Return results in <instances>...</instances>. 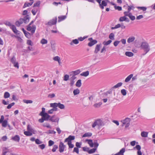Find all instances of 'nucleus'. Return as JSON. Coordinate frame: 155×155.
<instances>
[{"instance_id":"nucleus-18","label":"nucleus","mask_w":155,"mask_h":155,"mask_svg":"<svg viewBox=\"0 0 155 155\" xmlns=\"http://www.w3.org/2000/svg\"><path fill=\"white\" fill-rule=\"evenodd\" d=\"M33 0H30V1L31 2L25 3L23 6V8H25L27 7H28L29 6L31 5L33 3Z\"/></svg>"},{"instance_id":"nucleus-23","label":"nucleus","mask_w":155,"mask_h":155,"mask_svg":"<svg viewBox=\"0 0 155 155\" xmlns=\"http://www.w3.org/2000/svg\"><path fill=\"white\" fill-rule=\"evenodd\" d=\"M125 149L124 148H122L119 152L115 154L114 155H124V153L125 152Z\"/></svg>"},{"instance_id":"nucleus-31","label":"nucleus","mask_w":155,"mask_h":155,"mask_svg":"<svg viewBox=\"0 0 155 155\" xmlns=\"http://www.w3.org/2000/svg\"><path fill=\"white\" fill-rule=\"evenodd\" d=\"M125 54L126 56L129 57H132L134 55V54L132 52L129 51L126 52Z\"/></svg>"},{"instance_id":"nucleus-26","label":"nucleus","mask_w":155,"mask_h":155,"mask_svg":"<svg viewBox=\"0 0 155 155\" xmlns=\"http://www.w3.org/2000/svg\"><path fill=\"white\" fill-rule=\"evenodd\" d=\"M9 151L8 150L6 147H4L2 149V155H7L6 153Z\"/></svg>"},{"instance_id":"nucleus-59","label":"nucleus","mask_w":155,"mask_h":155,"mask_svg":"<svg viewBox=\"0 0 155 155\" xmlns=\"http://www.w3.org/2000/svg\"><path fill=\"white\" fill-rule=\"evenodd\" d=\"M27 44L28 45H31V46H32V45H33V42L30 40H28L27 41Z\"/></svg>"},{"instance_id":"nucleus-22","label":"nucleus","mask_w":155,"mask_h":155,"mask_svg":"<svg viewBox=\"0 0 155 155\" xmlns=\"http://www.w3.org/2000/svg\"><path fill=\"white\" fill-rule=\"evenodd\" d=\"M86 141L88 143L91 147H93L94 142H93L92 140L87 139L86 140Z\"/></svg>"},{"instance_id":"nucleus-13","label":"nucleus","mask_w":155,"mask_h":155,"mask_svg":"<svg viewBox=\"0 0 155 155\" xmlns=\"http://www.w3.org/2000/svg\"><path fill=\"white\" fill-rule=\"evenodd\" d=\"M65 146L64 144L63 143L61 142L59 146V151L60 153L64 151Z\"/></svg>"},{"instance_id":"nucleus-5","label":"nucleus","mask_w":155,"mask_h":155,"mask_svg":"<svg viewBox=\"0 0 155 155\" xmlns=\"http://www.w3.org/2000/svg\"><path fill=\"white\" fill-rule=\"evenodd\" d=\"M36 28V27L35 25H29L27 28V30L28 31H30L32 34L35 33Z\"/></svg>"},{"instance_id":"nucleus-60","label":"nucleus","mask_w":155,"mask_h":155,"mask_svg":"<svg viewBox=\"0 0 155 155\" xmlns=\"http://www.w3.org/2000/svg\"><path fill=\"white\" fill-rule=\"evenodd\" d=\"M58 148V146L57 145H55L54 146L53 148L52 151L53 152H54L56 151V149Z\"/></svg>"},{"instance_id":"nucleus-43","label":"nucleus","mask_w":155,"mask_h":155,"mask_svg":"<svg viewBox=\"0 0 155 155\" xmlns=\"http://www.w3.org/2000/svg\"><path fill=\"white\" fill-rule=\"evenodd\" d=\"M122 83L121 82H119L116 85H114L113 87V88H118V87H120L122 85Z\"/></svg>"},{"instance_id":"nucleus-46","label":"nucleus","mask_w":155,"mask_h":155,"mask_svg":"<svg viewBox=\"0 0 155 155\" xmlns=\"http://www.w3.org/2000/svg\"><path fill=\"white\" fill-rule=\"evenodd\" d=\"M69 75L68 74H65L63 80L64 81H67L69 80Z\"/></svg>"},{"instance_id":"nucleus-17","label":"nucleus","mask_w":155,"mask_h":155,"mask_svg":"<svg viewBox=\"0 0 155 155\" xmlns=\"http://www.w3.org/2000/svg\"><path fill=\"white\" fill-rule=\"evenodd\" d=\"M11 61L14 64L15 67H16L17 68H18L19 66L18 62H16L15 60V59L13 58L11 59Z\"/></svg>"},{"instance_id":"nucleus-56","label":"nucleus","mask_w":155,"mask_h":155,"mask_svg":"<svg viewBox=\"0 0 155 155\" xmlns=\"http://www.w3.org/2000/svg\"><path fill=\"white\" fill-rule=\"evenodd\" d=\"M129 17L130 18V19L132 21L134 20L135 19V16H133L132 15L131 13L130 14Z\"/></svg>"},{"instance_id":"nucleus-21","label":"nucleus","mask_w":155,"mask_h":155,"mask_svg":"<svg viewBox=\"0 0 155 155\" xmlns=\"http://www.w3.org/2000/svg\"><path fill=\"white\" fill-rule=\"evenodd\" d=\"M30 18L28 15L25 16L23 18L24 22L25 23H27L29 21Z\"/></svg>"},{"instance_id":"nucleus-33","label":"nucleus","mask_w":155,"mask_h":155,"mask_svg":"<svg viewBox=\"0 0 155 155\" xmlns=\"http://www.w3.org/2000/svg\"><path fill=\"white\" fill-rule=\"evenodd\" d=\"M89 74V72L88 71L83 72L80 74V75L81 76L84 77H87Z\"/></svg>"},{"instance_id":"nucleus-2","label":"nucleus","mask_w":155,"mask_h":155,"mask_svg":"<svg viewBox=\"0 0 155 155\" xmlns=\"http://www.w3.org/2000/svg\"><path fill=\"white\" fill-rule=\"evenodd\" d=\"M103 125L104 123L100 119H98L95 121L92 125V127L93 128H94L96 126L100 127Z\"/></svg>"},{"instance_id":"nucleus-45","label":"nucleus","mask_w":155,"mask_h":155,"mask_svg":"<svg viewBox=\"0 0 155 155\" xmlns=\"http://www.w3.org/2000/svg\"><path fill=\"white\" fill-rule=\"evenodd\" d=\"M43 126L44 127H46L48 128H51V126L48 123H45L43 124Z\"/></svg>"},{"instance_id":"nucleus-8","label":"nucleus","mask_w":155,"mask_h":155,"mask_svg":"<svg viewBox=\"0 0 155 155\" xmlns=\"http://www.w3.org/2000/svg\"><path fill=\"white\" fill-rule=\"evenodd\" d=\"M76 77L74 76H72L70 79V85L71 86H72L74 84L75 82V80Z\"/></svg>"},{"instance_id":"nucleus-9","label":"nucleus","mask_w":155,"mask_h":155,"mask_svg":"<svg viewBox=\"0 0 155 155\" xmlns=\"http://www.w3.org/2000/svg\"><path fill=\"white\" fill-rule=\"evenodd\" d=\"M75 137L74 136L70 135L67 138H66L64 142H67L68 143L71 142V141L74 140Z\"/></svg>"},{"instance_id":"nucleus-24","label":"nucleus","mask_w":155,"mask_h":155,"mask_svg":"<svg viewBox=\"0 0 155 155\" xmlns=\"http://www.w3.org/2000/svg\"><path fill=\"white\" fill-rule=\"evenodd\" d=\"M101 46V44H97V45L94 51L95 53H97L100 51Z\"/></svg>"},{"instance_id":"nucleus-54","label":"nucleus","mask_w":155,"mask_h":155,"mask_svg":"<svg viewBox=\"0 0 155 155\" xmlns=\"http://www.w3.org/2000/svg\"><path fill=\"white\" fill-rule=\"evenodd\" d=\"M40 4V1H38L34 4V7H38L39 6Z\"/></svg>"},{"instance_id":"nucleus-20","label":"nucleus","mask_w":155,"mask_h":155,"mask_svg":"<svg viewBox=\"0 0 155 155\" xmlns=\"http://www.w3.org/2000/svg\"><path fill=\"white\" fill-rule=\"evenodd\" d=\"M81 72L80 69H78L75 71L71 72V73L73 74L72 76H75L76 75H78Z\"/></svg>"},{"instance_id":"nucleus-32","label":"nucleus","mask_w":155,"mask_h":155,"mask_svg":"<svg viewBox=\"0 0 155 155\" xmlns=\"http://www.w3.org/2000/svg\"><path fill=\"white\" fill-rule=\"evenodd\" d=\"M12 139L15 141L18 142L19 140V137L18 135H16L14 137L12 138Z\"/></svg>"},{"instance_id":"nucleus-3","label":"nucleus","mask_w":155,"mask_h":155,"mask_svg":"<svg viewBox=\"0 0 155 155\" xmlns=\"http://www.w3.org/2000/svg\"><path fill=\"white\" fill-rule=\"evenodd\" d=\"M130 119L129 118H127L125 119L122 120L121 122L122 123V126H125V128L128 127L130 125Z\"/></svg>"},{"instance_id":"nucleus-52","label":"nucleus","mask_w":155,"mask_h":155,"mask_svg":"<svg viewBox=\"0 0 155 155\" xmlns=\"http://www.w3.org/2000/svg\"><path fill=\"white\" fill-rule=\"evenodd\" d=\"M114 34L113 33H111L109 35V38L111 40H114Z\"/></svg>"},{"instance_id":"nucleus-47","label":"nucleus","mask_w":155,"mask_h":155,"mask_svg":"<svg viewBox=\"0 0 155 155\" xmlns=\"http://www.w3.org/2000/svg\"><path fill=\"white\" fill-rule=\"evenodd\" d=\"M23 101L24 103L27 104H31L33 103V101L31 100H24Z\"/></svg>"},{"instance_id":"nucleus-27","label":"nucleus","mask_w":155,"mask_h":155,"mask_svg":"<svg viewBox=\"0 0 155 155\" xmlns=\"http://www.w3.org/2000/svg\"><path fill=\"white\" fill-rule=\"evenodd\" d=\"M135 39V38L134 36L130 37L129 38H128L127 40V42L128 43H130L133 42L134 41Z\"/></svg>"},{"instance_id":"nucleus-30","label":"nucleus","mask_w":155,"mask_h":155,"mask_svg":"<svg viewBox=\"0 0 155 155\" xmlns=\"http://www.w3.org/2000/svg\"><path fill=\"white\" fill-rule=\"evenodd\" d=\"M66 18L65 15H63L58 17V22H60L61 21H62L65 19Z\"/></svg>"},{"instance_id":"nucleus-64","label":"nucleus","mask_w":155,"mask_h":155,"mask_svg":"<svg viewBox=\"0 0 155 155\" xmlns=\"http://www.w3.org/2000/svg\"><path fill=\"white\" fill-rule=\"evenodd\" d=\"M15 104L14 103H12L10 104H9L7 107V108L8 109H10L11 107L13 106Z\"/></svg>"},{"instance_id":"nucleus-58","label":"nucleus","mask_w":155,"mask_h":155,"mask_svg":"<svg viewBox=\"0 0 155 155\" xmlns=\"http://www.w3.org/2000/svg\"><path fill=\"white\" fill-rule=\"evenodd\" d=\"M35 142L37 144H41L42 143V141L38 139H37L35 140Z\"/></svg>"},{"instance_id":"nucleus-15","label":"nucleus","mask_w":155,"mask_h":155,"mask_svg":"<svg viewBox=\"0 0 155 155\" xmlns=\"http://www.w3.org/2000/svg\"><path fill=\"white\" fill-rule=\"evenodd\" d=\"M53 59L54 61L58 62V64L60 65L61 62V59L58 56H56L53 58Z\"/></svg>"},{"instance_id":"nucleus-34","label":"nucleus","mask_w":155,"mask_h":155,"mask_svg":"<svg viewBox=\"0 0 155 155\" xmlns=\"http://www.w3.org/2000/svg\"><path fill=\"white\" fill-rule=\"evenodd\" d=\"M92 135V133L90 132H87L85 133L82 136V137H89L91 136Z\"/></svg>"},{"instance_id":"nucleus-49","label":"nucleus","mask_w":155,"mask_h":155,"mask_svg":"<svg viewBox=\"0 0 155 155\" xmlns=\"http://www.w3.org/2000/svg\"><path fill=\"white\" fill-rule=\"evenodd\" d=\"M121 93L123 96H125L127 93L126 91L124 89H122L121 91Z\"/></svg>"},{"instance_id":"nucleus-6","label":"nucleus","mask_w":155,"mask_h":155,"mask_svg":"<svg viewBox=\"0 0 155 155\" xmlns=\"http://www.w3.org/2000/svg\"><path fill=\"white\" fill-rule=\"evenodd\" d=\"M59 118L55 115H54L51 116L49 120L52 122L58 123Z\"/></svg>"},{"instance_id":"nucleus-51","label":"nucleus","mask_w":155,"mask_h":155,"mask_svg":"<svg viewBox=\"0 0 155 155\" xmlns=\"http://www.w3.org/2000/svg\"><path fill=\"white\" fill-rule=\"evenodd\" d=\"M27 130L31 132H33L34 131V130L31 127L30 125H28L27 126Z\"/></svg>"},{"instance_id":"nucleus-7","label":"nucleus","mask_w":155,"mask_h":155,"mask_svg":"<svg viewBox=\"0 0 155 155\" xmlns=\"http://www.w3.org/2000/svg\"><path fill=\"white\" fill-rule=\"evenodd\" d=\"M57 21V18L55 17L49 21L47 24L46 25L51 26L56 24Z\"/></svg>"},{"instance_id":"nucleus-55","label":"nucleus","mask_w":155,"mask_h":155,"mask_svg":"<svg viewBox=\"0 0 155 155\" xmlns=\"http://www.w3.org/2000/svg\"><path fill=\"white\" fill-rule=\"evenodd\" d=\"M137 8L138 9H140L143 11H145L147 10V8L145 7H138Z\"/></svg>"},{"instance_id":"nucleus-62","label":"nucleus","mask_w":155,"mask_h":155,"mask_svg":"<svg viewBox=\"0 0 155 155\" xmlns=\"http://www.w3.org/2000/svg\"><path fill=\"white\" fill-rule=\"evenodd\" d=\"M54 142L51 140H50L48 141V145L49 146H52L54 144Z\"/></svg>"},{"instance_id":"nucleus-28","label":"nucleus","mask_w":155,"mask_h":155,"mask_svg":"<svg viewBox=\"0 0 155 155\" xmlns=\"http://www.w3.org/2000/svg\"><path fill=\"white\" fill-rule=\"evenodd\" d=\"M11 29L12 30L13 32L15 34H16V35H17V34H18V31L17 30L15 26L14 25L12 27Z\"/></svg>"},{"instance_id":"nucleus-11","label":"nucleus","mask_w":155,"mask_h":155,"mask_svg":"<svg viewBox=\"0 0 155 155\" xmlns=\"http://www.w3.org/2000/svg\"><path fill=\"white\" fill-rule=\"evenodd\" d=\"M54 104L53 103H51L50 104V106L51 107H53V108L49 110L48 111V113L50 114H51L53 113V112L54 111H57L58 110V108H56L55 107H52V104Z\"/></svg>"},{"instance_id":"nucleus-53","label":"nucleus","mask_w":155,"mask_h":155,"mask_svg":"<svg viewBox=\"0 0 155 155\" xmlns=\"http://www.w3.org/2000/svg\"><path fill=\"white\" fill-rule=\"evenodd\" d=\"M5 24L6 25L10 27L11 28L14 25H12L10 22L8 21L6 22Z\"/></svg>"},{"instance_id":"nucleus-36","label":"nucleus","mask_w":155,"mask_h":155,"mask_svg":"<svg viewBox=\"0 0 155 155\" xmlns=\"http://www.w3.org/2000/svg\"><path fill=\"white\" fill-rule=\"evenodd\" d=\"M1 123H2V126L3 127H5L7 125L8 121L6 120H4Z\"/></svg>"},{"instance_id":"nucleus-16","label":"nucleus","mask_w":155,"mask_h":155,"mask_svg":"<svg viewBox=\"0 0 155 155\" xmlns=\"http://www.w3.org/2000/svg\"><path fill=\"white\" fill-rule=\"evenodd\" d=\"M107 3L105 1L103 0L102 2L99 5L100 7L102 9L104 8V6H106L107 5Z\"/></svg>"},{"instance_id":"nucleus-10","label":"nucleus","mask_w":155,"mask_h":155,"mask_svg":"<svg viewBox=\"0 0 155 155\" xmlns=\"http://www.w3.org/2000/svg\"><path fill=\"white\" fill-rule=\"evenodd\" d=\"M134 149H136L138 151L137 152V155H142L141 151L140 150L141 147L139 145H137L135 147H134Z\"/></svg>"},{"instance_id":"nucleus-19","label":"nucleus","mask_w":155,"mask_h":155,"mask_svg":"<svg viewBox=\"0 0 155 155\" xmlns=\"http://www.w3.org/2000/svg\"><path fill=\"white\" fill-rule=\"evenodd\" d=\"M119 21H126L127 22H129V19L125 17V16H124L120 17L119 18Z\"/></svg>"},{"instance_id":"nucleus-4","label":"nucleus","mask_w":155,"mask_h":155,"mask_svg":"<svg viewBox=\"0 0 155 155\" xmlns=\"http://www.w3.org/2000/svg\"><path fill=\"white\" fill-rule=\"evenodd\" d=\"M53 104H52V107H55L56 108H57V107H58L61 109H64L65 108L64 105L60 103H53Z\"/></svg>"},{"instance_id":"nucleus-39","label":"nucleus","mask_w":155,"mask_h":155,"mask_svg":"<svg viewBox=\"0 0 155 155\" xmlns=\"http://www.w3.org/2000/svg\"><path fill=\"white\" fill-rule=\"evenodd\" d=\"M112 42L111 40H109L107 41H104L103 43V44L105 46H107L110 44Z\"/></svg>"},{"instance_id":"nucleus-25","label":"nucleus","mask_w":155,"mask_h":155,"mask_svg":"<svg viewBox=\"0 0 155 155\" xmlns=\"http://www.w3.org/2000/svg\"><path fill=\"white\" fill-rule=\"evenodd\" d=\"M133 76L132 74H130L128 76H127L125 80V82H127L130 81L131 79Z\"/></svg>"},{"instance_id":"nucleus-41","label":"nucleus","mask_w":155,"mask_h":155,"mask_svg":"<svg viewBox=\"0 0 155 155\" xmlns=\"http://www.w3.org/2000/svg\"><path fill=\"white\" fill-rule=\"evenodd\" d=\"M40 43L42 45L45 44L47 43L48 41L45 38H42L41 39L40 41Z\"/></svg>"},{"instance_id":"nucleus-40","label":"nucleus","mask_w":155,"mask_h":155,"mask_svg":"<svg viewBox=\"0 0 155 155\" xmlns=\"http://www.w3.org/2000/svg\"><path fill=\"white\" fill-rule=\"evenodd\" d=\"M102 104V103L101 102H100L98 103L95 104L93 106L95 108H98L100 107Z\"/></svg>"},{"instance_id":"nucleus-63","label":"nucleus","mask_w":155,"mask_h":155,"mask_svg":"<svg viewBox=\"0 0 155 155\" xmlns=\"http://www.w3.org/2000/svg\"><path fill=\"white\" fill-rule=\"evenodd\" d=\"M45 108H44V107H43L42 108V111L39 114V115H41L44 114V113H46L45 112Z\"/></svg>"},{"instance_id":"nucleus-42","label":"nucleus","mask_w":155,"mask_h":155,"mask_svg":"<svg viewBox=\"0 0 155 155\" xmlns=\"http://www.w3.org/2000/svg\"><path fill=\"white\" fill-rule=\"evenodd\" d=\"M79 93L80 91L78 88L74 90L73 91V93L74 95L78 94Z\"/></svg>"},{"instance_id":"nucleus-61","label":"nucleus","mask_w":155,"mask_h":155,"mask_svg":"<svg viewBox=\"0 0 155 155\" xmlns=\"http://www.w3.org/2000/svg\"><path fill=\"white\" fill-rule=\"evenodd\" d=\"M131 13L130 12H128H128H124V14L125 15L124 16H125V17L126 16H127L129 17L130 14Z\"/></svg>"},{"instance_id":"nucleus-1","label":"nucleus","mask_w":155,"mask_h":155,"mask_svg":"<svg viewBox=\"0 0 155 155\" xmlns=\"http://www.w3.org/2000/svg\"><path fill=\"white\" fill-rule=\"evenodd\" d=\"M140 47L144 52V53L143 54V55H145L147 54L149 51L150 49V46L149 44L145 41L141 43Z\"/></svg>"},{"instance_id":"nucleus-44","label":"nucleus","mask_w":155,"mask_h":155,"mask_svg":"<svg viewBox=\"0 0 155 155\" xmlns=\"http://www.w3.org/2000/svg\"><path fill=\"white\" fill-rule=\"evenodd\" d=\"M94 148L97 149L99 146V144L98 143L97 140H94Z\"/></svg>"},{"instance_id":"nucleus-37","label":"nucleus","mask_w":155,"mask_h":155,"mask_svg":"<svg viewBox=\"0 0 155 155\" xmlns=\"http://www.w3.org/2000/svg\"><path fill=\"white\" fill-rule=\"evenodd\" d=\"M32 132L29 131H25L24 132V134L26 136H31L32 134Z\"/></svg>"},{"instance_id":"nucleus-48","label":"nucleus","mask_w":155,"mask_h":155,"mask_svg":"<svg viewBox=\"0 0 155 155\" xmlns=\"http://www.w3.org/2000/svg\"><path fill=\"white\" fill-rule=\"evenodd\" d=\"M96 148H93L89 150L88 153L89 154H91L94 153L96 150Z\"/></svg>"},{"instance_id":"nucleus-38","label":"nucleus","mask_w":155,"mask_h":155,"mask_svg":"<svg viewBox=\"0 0 155 155\" xmlns=\"http://www.w3.org/2000/svg\"><path fill=\"white\" fill-rule=\"evenodd\" d=\"M78 43L79 41L77 39H75L74 40H73L71 42L70 44L71 45H73V44H77Z\"/></svg>"},{"instance_id":"nucleus-50","label":"nucleus","mask_w":155,"mask_h":155,"mask_svg":"<svg viewBox=\"0 0 155 155\" xmlns=\"http://www.w3.org/2000/svg\"><path fill=\"white\" fill-rule=\"evenodd\" d=\"M10 94L8 92H6L4 93V97L5 98H8L10 97Z\"/></svg>"},{"instance_id":"nucleus-57","label":"nucleus","mask_w":155,"mask_h":155,"mask_svg":"<svg viewBox=\"0 0 155 155\" xmlns=\"http://www.w3.org/2000/svg\"><path fill=\"white\" fill-rule=\"evenodd\" d=\"M114 7L115 9L119 11H120L122 10V7H121L115 5Z\"/></svg>"},{"instance_id":"nucleus-35","label":"nucleus","mask_w":155,"mask_h":155,"mask_svg":"<svg viewBox=\"0 0 155 155\" xmlns=\"http://www.w3.org/2000/svg\"><path fill=\"white\" fill-rule=\"evenodd\" d=\"M148 133L147 132L143 131L141 133V136L143 137H147Z\"/></svg>"},{"instance_id":"nucleus-29","label":"nucleus","mask_w":155,"mask_h":155,"mask_svg":"<svg viewBox=\"0 0 155 155\" xmlns=\"http://www.w3.org/2000/svg\"><path fill=\"white\" fill-rule=\"evenodd\" d=\"M81 80L79 79L77 81L75 85L76 87H81Z\"/></svg>"},{"instance_id":"nucleus-14","label":"nucleus","mask_w":155,"mask_h":155,"mask_svg":"<svg viewBox=\"0 0 155 155\" xmlns=\"http://www.w3.org/2000/svg\"><path fill=\"white\" fill-rule=\"evenodd\" d=\"M41 116L45 120H48L51 117V116L48 115L47 113H44Z\"/></svg>"},{"instance_id":"nucleus-12","label":"nucleus","mask_w":155,"mask_h":155,"mask_svg":"<svg viewBox=\"0 0 155 155\" xmlns=\"http://www.w3.org/2000/svg\"><path fill=\"white\" fill-rule=\"evenodd\" d=\"M89 40H91V41L88 43V45L90 47L92 46L93 45L97 43V40H93L92 38H89Z\"/></svg>"}]
</instances>
